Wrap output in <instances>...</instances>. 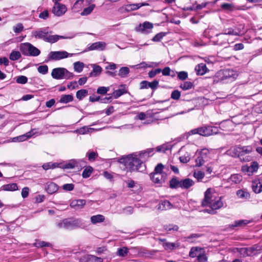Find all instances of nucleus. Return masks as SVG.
<instances>
[{
    "label": "nucleus",
    "instance_id": "52",
    "mask_svg": "<svg viewBox=\"0 0 262 262\" xmlns=\"http://www.w3.org/2000/svg\"><path fill=\"white\" fill-rule=\"evenodd\" d=\"M128 252V249L126 247H124L118 249L117 254L119 256L124 257L127 254Z\"/></svg>",
    "mask_w": 262,
    "mask_h": 262
},
{
    "label": "nucleus",
    "instance_id": "53",
    "mask_svg": "<svg viewBox=\"0 0 262 262\" xmlns=\"http://www.w3.org/2000/svg\"><path fill=\"white\" fill-rule=\"evenodd\" d=\"M166 33L165 32H160L157 34L152 38V40L155 42L160 41L165 35Z\"/></svg>",
    "mask_w": 262,
    "mask_h": 262
},
{
    "label": "nucleus",
    "instance_id": "49",
    "mask_svg": "<svg viewBox=\"0 0 262 262\" xmlns=\"http://www.w3.org/2000/svg\"><path fill=\"white\" fill-rule=\"evenodd\" d=\"M193 86V83L190 81H185L180 85V88L183 90H188L191 89Z\"/></svg>",
    "mask_w": 262,
    "mask_h": 262
},
{
    "label": "nucleus",
    "instance_id": "2",
    "mask_svg": "<svg viewBox=\"0 0 262 262\" xmlns=\"http://www.w3.org/2000/svg\"><path fill=\"white\" fill-rule=\"evenodd\" d=\"M118 161L123 165L127 172H142L145 169V165L138 158L137 152L122 157Z\"/></svg>",
    "mask_w": 262,
    "mask_h": 262
},
{
    "label": "nucleus",
    "instance_id": "45",
    "mask_svg": "<svg viewBox=\"0 0 262 262\" xmlns=\"http://www.w3.org/2000/svg\"><path fill=\"white\" fill-rule=\"evenodd\" d=\"M73 65L75 71L78 73H80L82 71L84 66L83 62L80 61L74 62Z\"/></svg>",
    "mask_w": 262,
    "mask_h": 262
},
{
    "label": "nucleus",
    "instance_id": "55",
    "mask_svg": "<svg viewBox=\"0 0 262 262\" xmlns=\"http://www.w3.org/2000/svg\"><path fill=\"white\" fill-rule=\"evenodd\" d=\"M178 78L181 80H185L188 78V73L185 71L177 72Z\"/></svg>",
    "mask_w": 262,
    "mask_h": 262
},
{
    "label": "nucleus",
    "instance_id": "8",
    "mask_svg": "<svg viewBox=\"0 0 262 262\" xmlns=\"http://www.w3.org/2000/svg\"><path fill=\"white\" fill-rule=\"evenodd\" d=\"M19 49L22 54L25 56H37L40 53V50L29 42L21 43Z\"/></svg>",
    "mask_w": 262,
    "mask_h": 262
},
{
    "label": "nucleus",
    "instance_id": "19",
    "mask_svg": "<svg viewBox=\"0 0 262 262\" xmlns=\"http://www.w3.org/2000/svg\"><path fill=\"white\" fill-rule=\"evenodd\" d=\"M227 41L228 39L226 38L225 35L223 33L217 34L212 40L214 45L219 46H223L226 44Z\"/></svg>",
    "mask_w": 262,
    "mask_h": 262
},
{
    "label": "nucleus",
    "instance_id": "5",
    "mask_svg": "<svg viewBox=\"0 0 262 262\" xmlns=\"http://www.w3.org/2000/svg\"><path fill=\"white\" fill-rule=\"evenodd\" d=\"M57 227L59 229L73 230L80 228L83 226L82 220L79 219H65L56 223Z\"/></svg>",
    "mask_w": 262,
    "mask_h": 262
},
{
    "label": "nucleus",
    "instance_id": "16",
    "mask_svg": "<svg viewBox=\"0 0 262 262\" xmlns=\"http://www.w3.org/2000/svg\"><path fill=\"white\" fill-rule=\"evenodd\" d=\"M138 158L141 160V161H146L149 157H151L155 154V148H150L145 150L137 152Z\"/></svg>",
    "mask_w": 262,
    "mask_h": 262
},
{
    "label": "nucleus",
    "instance_id": "27",
    "mask_svg": "<svg viewBox=\"0 0 262 262\" xmlns=\"http://www.w3.org/2000/svg\"><path fill=\"white\" fill-rule=\"evenodd\" d=\"M194 182L192 179L186 178L181 180L180 188L183 189H187L193 186Z\"/></svg>",
    "mask_w": 262,
    "mask_h": 262
},
{
    "label": "nucleus",
    "instance_id": "21",
    "mask_svg": "<svg viewBox=\"0 0 262 262\" xmlns=\"http://www.w3.org/2000/svg\"><path fill=\"white\" fill-rule=\"evenodd\" d=\"M252 189L255 193H259L262 191V180L256 178L252 182Z\"/></svg>",
    "mask_w": 262,
    "mask_h": 262
},
{
    "label": "nucleus",
    "instance_id": "61",
    "mask_svg": "<svg viewBox=\"0 0 262 262\" xmlns=\"http://www.w3.org/2000/svg\"><path fill=\"white\" fill-rule=\"evenodd\" d=\"M39 73L42 74H46L48 72V67L47 65L39 66L37 68Z\"/></svg>",
    "mask_w": 262,
    "mask_h": 262
},
{
    "label": "nucleus",
    "instance_id": "12",
    "mask_svg": "<svg viewBox=\"0 0 262 262\" xmlns=\"http://www.w3.org/2000/svg\"><path fill=\"white\" fill-rule=\"evenodd\" d=\"M81 162H84L82 160L71 159L67 162L59 163V167L62 169H70L78 167Z\"/></svg>",
    "mask_w": 262,
    "mask_h": 262
},
{
    "label": "nucleus",
    "instance_id": "18",
    "mask_svg": "<svg viewBox=\"0 0 262 262\" xmlns=\"http://www.w3.org/2000/svg\"><path fill=\"white\" fill-rule=\"evenodd\" d=\"M67 11V8L66 6L62 4H54V6L52 8L53 13L57 16L63 15Z\"/></svg>",
    "mask_w": 262,
    "mask_h": 262
},
{
    "label": "nucleus",
    "instance_id": "54",
    "mask_svg": "<svg viewBox=\"0 0 262 262\" xmlns=\"http://www.w3.org/2000/svg\"><path fill=\"white\" fill-rule=\"evenodd\" d=\"M248 251L250 253V256L256 255L257 252L259 250V246L257 245H254L252 247H248Z\"/></svg>",
    "mask_w": 262,
    "mask_h": 262
},
{
    "label": "nucleus",
    "instance_id": "31",
    "mask_svg": "<svg viewBox=\"0 0 262 262\" xmlns=\"http://www.w3.org/2000/svg\"><path fill=\"white\" fill-rule=\"evenodd\" d=\"M16 183H10L1 186V190L3 191H13L18 190Z\"/></svg>",
    "mask_w": 262,
    "mask_h": 262
},
{
    "label": "nucleus",
    "instance_id": "33",
    "mask_svg": "<svg viewBox=\"0 0 262 262\" xmlns=\"http://www.w3.org/2000/svg\"><path fill=\"white\" fill-rule=\"evenodd\" d=\"M236 194L238 198L242 200H248L250 198V193L245 190H238L236 191Z\"/></svg>",
    "mask_w": 262,
    "mask_h": 262
},
{
    "label": "nucleus",
    "instance_id": "44",
    "mask_svg": "<svg viewBox=\"0 0 262 262\" xmlns=\"http://www.w3.org/2000/svg\"><path fill=\"white\" fill-rule=\"evenodd\" d=\"M164 229L166 231L173 232L178 230L179 227L176 225L168 224L164 225Z\"/></svg>",
    "mask_w": 262,
    "mask_h": 262
},
{
    "label": "nucleus",
    "instance_id": "34",
    "mask_svg": "<svg viewBox=\"0 0 262 262\" xmlns=\"http://www.w3.org/2000/svg\"><path fill=\"white\" fill-rule=\"evenodd\" d=\"M105 220V217L102 214L93 215L91 217V222L93 224L102 223Z\"/></svg>",
    "mask_w": 262,
    "mask_h": 262
},
{
    "label": "nucleus",
    "instance_id": "51",
    "mask_svg": "<svg viewBox=\"0 0 262 262\" xmlns=\"http://www.w3.org/2000/svg\"><path fill=\"white\" fill-rule=\"evenodd\" d=\"M193 176L198 182H200L204 178L205 173L201 171H195Z\"/></svg>",
    "mask_w": 262,
    "mask_h": 262
},
{
    "label": "nucleus",
    "instance_id": "13",
    "mask_svg": "<svg viewBox=\"0 0 262 262\" xmlns=\"http://www.w3.org/2000/svg\"><path fill=\"white\" fill-rule=\"evenodd\" d=\"M153 28V24L148 21L144 22L143 24H140L136 28L135 30L137 32H140L143 34H148L150 32Z\"/></svg>",
    "mask_w": 262,
    "mask_h": 262
},
{
    "label": "nucleus",
    "instance_id": "47",
    "mask_svg": "<svg viewBox=\"0 0 262 262\" xmlns=\"http://www.w3.org/2000/svg\"><path fill=\"white\" fill-rule=\"evenodd\" d=\"M88 94V92L86 90L82 89L76 92V97L80 100L87 96Z\"/></svg>",
    "mask_w": 262,
    "mask_h": 262
},
{
    "label": "nucleus",
    "instance_id": "56",
    "mask_svg": "<svg viewBox=\"0 0 262 262\" xmlns=\"http://www.w3.org/2000/svg\"><path fill=\"white\" fill-rule=\"evenodd\" d=\"M249 223V222L246 220L236 221L234 222V224L232 225V226H233V227L242 226L243 225H247Z\"/></svg>",
    "mask_w": 262,
    "mask_h": 262
},
{
    "label": "nucleus",
    "instance_id": "64",
    "mask_svg": "<svg viewBox=\"0 0 262 262\" xmlns=\"http://www.w3.org/2000/svg\"><path fill=\"white\" fill-rule=\"evenodd\" d=\"M28 78L25 76H19L16 79V82L20 84H25L27 82Z\"/></svg>",
    "mask_w": 262,
    "mask_h": 262
},
{
    "label": "nucleus",
    "instance_id": "60",
    "mask_svg": "<svg viewBox=\"0 0 262 262\" xmlns=\"http://www.w3.org/2000/svg\"><path fill=\"white\" fill-rule=\"evenodd\" d=\"M74 75L73 73L69 72L67 69L64 68L63 79H71L73 78Z\"/></svg>",
    "mask_w": 262,
    "mask_h": 262
},
{
    "label": "nucleus",
    "instance_id": "63",
    "mask_svg": "<svg viewBox=\"0 0 262 262\" xmlns=\"http://www.w3.org/2000/svg\"><path fill=\"white\" fill-rule=\"evenodd\" d=\"M181 96V92L178 90H174L171 94V98L173 100H179Z\"/></svg>",
    "mask_w": 262,
    "mask_h": 262
},
{
    "label": "nucleus",
    "instance_id": "30",
    "mask_svg": "<svg viewBox=\"0 0 262 262\" xmlns=\"http://www.w3.org/2000/svg\"><path fill=\"white\" fill-rule=\"evenodd\" d=\"M148 4L146 3H140L137 4H131L126 5L127 6V10L128 12H130L132 11H135L139 9L142 6H147Z\"/></svg>",
    "mask_w": 262,
    "mask_h": 262
},
{
    "label": "nucleus",
    "instance_id": "20",
    "mask_svg": "<svg viewBox=\"0 0 262 262\" xmlns=\"http://www.w3.org/2000/svg\"><path fill=\"white\" fill-rule=\"evenodd\" d=\"M173 207V205L169 201L166 200H161L157 206V209L160 211L169 210Z\"/></svg>",
    "mask_w": 262,
    "mask_h": 262
},
{
    "label": "nucleus",
    "instance_id": "28",
    "mask_svg": "<svg viewBox=\"0 0 262 262\" xmlns=\"http://www.w3.org/2000/svg\"><path fill=\"white\" fill-rule=\"evenodd\" d=\"M195 71L197 75H203L208 71V69L205 63H201L195 66Z\"/></svg>",
    "mask_w": 262,
    "mask_h": 262
},
{
    "label": "nucleus",
    "instance_id": "36",
    "mask_svg": "<svg viewBox=\"0 0 262 262\" xmlns=\"http://www.w3.org/2000/svg\"><path fill=\"white\" fill-rule=\"evenodd\" d=\"M181 180H179L177 177L172 178L169 181V187L172 189H177L180 188Z\"/></svg>",
    "mask_w": 262,
    "mask_h": 262
},
{
    "label": "nucleus",
    "instance_id": "59",
    "mask_svg": "<svg viewBox=\"0 0 262 262\" xmlns=\"http://www.w3.org/2000/svg\"><path fill=\"white\" fill-rule=\"evenodd\" d=\"M162 71L161 69H156L149 71L148 73L149 77L152 78H154L156 75L160 73Z\"/></svg>",
    "mask_w": 262,
    "mask_h": 262
},
{
    "label": "nucleus",
    "instance_id": "39",
    "mask_svg": "<svg viewBox=\"0 0 262 262\" xmlns=\"http://www.w3.org/2000/svg\"><path fill=\"white\" fill-rule=\"evenodd\" d=\"M73 96L72 94L62 95L59 100V102L62 103H68L73 100Z\"/></svg>",
    "mask_w": 262,
    "mask_h": 262
},
{
    "label": "nucleus",
    "instance_id": "40",
    "mask_svg": "<svg viewBox=\"0 0 262 262\" xmlns=\"http://www.w3.org/2000/svg\"><path fill=\"white\" fill-rule=\"evenodd\" d=\"M223 34L224 35L239 36L240 31L238 30L233 29L232 28L225 29L224 30Z\"/></svg>",
    "mask_w": 262,
    "mask_h": 262
},
{
    "label": "nucleus",
    "instance_id": "14",
    "mask_svg": "<svg viewBox=\"0 0 262 262\" xmlns=\"http://www.w3.org/2000/svg\"><path fill=\"white\" fill-rule=\"evenodd\" d=\"M94 1V0H77L72 7V10L74 12H78Z\"/></svg>",
    "mask_w": 262,
    "mask_h": 262
},
{
    "label": "nucleus",
    "instance_id": "24",
    "mask_svg": "<svg viewBox=\"0 0 262 262\" xmlns=\"http://www.w3.org/2000/svg\"><path fill=\"white\" fill-rule=\"evenodd\" d=\"M64 68H56L52 70L51 75L55 79H63Z\"/></svg>",
    "mask_w": 262,
    "mask_h": 262
},
{
    "label": "nucleus",
    "instance_id": "26",
    "mask_svg": "<svg viewBox=\"0 0 262 262\" xmlns=\"http://www.w3.org/2000/svg\"><path fill=\"white\" fill-rule=\"evenodd\" d=\"M127 93V90L125 88V85H121L120 86V88L118 90H115L113 92V93L111 94L112 97L115 99H117L122 95L126 94Z\"/></svg>",
    "mask_w": 262,
    "mask_h": 262
},
{
    "label": "nucleus",
    "instance_id": "32",
    "mask_svg": "<svg viewBox=\"0 0 262 262\" xmlns=\"http://www.w3.org/2000/svg\"><path fill=\"white\" fill-rule=\"evenodd\" d=\"M95 7L96 5L95 4L90 3L86 7H84L83 11L80 13V15L81 16L89 15L93 12Z\"/></svg>",
    "mask_w": 262,
    "mask_h": 262
},
{
    "label": "nucleus",
    "instance_id": "35",
    "mask_svg": "<svg viewBox=\"0 0 262 262\" xmlns=\"http://www.w3.org/2000/svg\"><path fill=\"white\" fill-rule=\"evenodd\" d=\"M85 200L82 199L73 201L71 203V206L76 209L81 208L85 204Z\"/></svg>",
    "mask_w": 262,
    "mask_h": 262
},
{
    "label": "nucleus",
    "instance_id": "42",
    "mask_svg": "<svg viewBox=\"0 0 262 262\" xmlns=\"http://www.w3.org/2000/svg\"><path fill=\"white\" fill-rule=\"evenodd\" d=\"M59 165L60 164L58 163L48 162L43 164L42 167L44 170H47L50 169H54L56 167H59Z\"/></svg>",
    "mask_w": 262,
    "mask_h": 262
},
{
    "label": "nucleus",
    "instance_id": "1",
    "mask_svg": "<svg viewBox=\"0 0 262 262\" xmlns=\"http://www.w3.org/2000/svg\"><path fill=\"white\" fill-rule=\"evenodd\" d=\"M202 205L204 207H209L210 209L203 210L204 212H207L213 214L215 213V210L221 208L223 205L221 198L212 188H208L205 192L204 198L202 201Z\"/></svg>",
    "mask_w": 262,
    "mask_h": 262
},
{
    "label": "nucleus",
    "instance_id": "23",
    "mask_svg": "<svg viewBox=\"0 0 262 262\" xmlns=\"http://www.w3.org/2000/svg\"><path fill=\"white\" fill-rule=\"evenodd\" d=\"M35 129H32L31 131L27 133L26 134L14 137L12 139V141L13 142H23L24 141L28 139L31 138L32 136L35 135L36 134V132H35Z\"/></svg>",
    "mask_w": 262,
    "mask_h": 262
},
{
    "label": "nucleus",
    "instance_id": "62",
    "mask_svg": "<svg viewBox=\"0 0 262 262\" xmlns=\"http://www.w3.org/2000/svg\"><path fill=\"white\" fill-rule=\"evenodd\" d=\"M179 159L181 163H186L189 161L190 159V156L188 153H187L184 156L180 157Z\"/></svg>",
    "mask_w": 262,
    "mask_h": 262
},
{
    "label": "nucleus",
    "instance_id": "15",
    "mask_svg": "<svg viewBox=\"0 0 262 262\" xmlns=\"http://www.w3.org/2000/svg\"><path fill=\"white\" fill-rule=\"evenodd\" d=\"M258 163L256 161H253L250 163V165H245L242 167V170L247 173L248 176L252 174L257 171L258 169Z\"/></svg>",
    "mask_w": 262,
    "mask_h": 262
},
{
    "label": "nucleus",
    "instance_id": "10",
    "mask_svg": "<svg viewBox=\"0 0 262 262\" xmlns=\"http://www.w3.org/2000/svg\"><path fill=\"white\" fill-rule=\"evenodd\" d=\"M149 177L154 183L161 185L165 182L167 174L166 173L152 172Z\"/></svg>",
    "mask_w": 262,
    "mask_h": 262
},
{
    "label": "nucleus",
    "instance_id": "22",
    "mask_svg": "<svg viewBox=\"0 0 262 262\" xmlns=\"http://www.w3.org/2000/svg\"><path fill=\"white\" fill-rule=\"evenodd\" d=\"M160 240L163 243L162 246L166 250H172L180 247V243L178 242H167L165 239H160Z\"/></svg>",
    "mask_w": 262,
    "mask_h": 262
},
{
    "label": "nucleus",
    "instance_id": "29",
    "mask_svg": "<svg viewBox=\"0 0 262 262\" xmlns=\"http://www.w3.org/2000/svg\"><path fill=\"white\" fill-rule=\"evenodd\" d=\"M46 191L49 194H53L58 190V186L53 182L47 183Z\"/></svg>",
    "mask_w": 262,
    "mask_h": 262
},
{
    "label": "nucleus",
    "instance_id": "17",
    "mask_svg": "<svg viewBox=\"0 0 262 262\" xmlns=\"http://www.w3.org/2000/svg\"><path fill=\"white\" fill-rule=\"evenodd\" d=\"M106 43L104 41H97L89 44L85 51L97 50L103 51L105 50Z\"/></svg>",
    "mask_w": 262,
    "mask_h": 262
},
{
    "label": "nucleus",
    "instance_id": "6",
    "mask_svg": "<svg viewBox=\"0 0 262 262\" xmlns=\"http://www.w3.org/2000/svg\"><path fill=\"white\" fill-rule=\"evenodd\" d=\"M230 151L232 153V156L235 157L239 158L241 160L243 161H249L248 157L242 159L244 156L251 153L253 151V147L251 145L247 146H235L230 148Z\"/></svg>",
    "mask_w": 262,
    "mask_h": 262
},
{
    "label": "nucleus",
    "instance_id": "57",
    "mask_svg": "<svg viewBox=\"0 0 262 262\" xmlns=\"http://www.w3.org/2000/svg\"><path fill=\"white\" fill-rule=\"evenodd\" d=\"M88 159L90 161H94L96 158L98 156L96 152L89 151L87 153Z\"/></svg>",
    "mask_w": 262,
    "mask_h": 262
},
{
    "label": "nucleus",
    "instance_id": "37",
    "mask_svg": "<svg viewBox=\"0 0 262 262\" xmlns=\"http://www.w3.org/2000/svg\"><path fill=\"white\" fill-rule=\"evenodd\" d=\"M172 145L170 143H166L156 147L158 152H165L166 151L171 149Z\"/></svg>",
    "mask_w": 262,
    "mask_h": 262
},
{
    "label": "nucleus",
    "instance_id": "46",
    "mask_svg": "<svg viewBox=\"0 0 262 262\" xmlns=\"http://www.w3.org/2000/svg\"><path fill=\"white\" fill-rule=\"evenodd\" d=\"M21 57V54L19 51H12L9 56L10 60L15 61L19 59Z\"/></svg>",
    "mask_w": 262,
    "mask_h": 262
},
{
    "label": "nucleus",
    "instance_id": "3",
    "mask_svg": "<svg viewBox=\"0 0 262 262\" xmlns=\"http://www.w3.org/2000/svg\"><path fill=\"white\" fill-rule=\"evenodd\" d=\"M51 33H52V31H50L49 27L41 28L32 32V36L35 38L42 39L51 43H55L60 39L71 38L70 37L59 35H49V34Z\"/></svg>",
    "mask_w": 262,
    "mask_h": 262
},
{
    "label": "nucleus",
    "instance_id": "50",
    "mask_svg": "<svg viewBox=\"0 0 262 262\" xmlns=\"http://www.w3.org/2000/svg\"><path fill=\"white\" fill-rule=\"evenodd\" d=\"M201 248L196 247L191 248L189 253V256L192 258L197 257V256H198V253L199 252Z\"/></svg>",
    "mask_w": 262,
    "mask_h": 262
},
{
    "label": "nucleus",
    "instance_id": "25",
    "mask_svg": "<svg viewBox=\"0 0 262 262\" xmlns=\"http://www.w3.org/2000/svg\"><path fill=\"white\" fill-rule=\"evenodd\" d=\"M243 180L242 175L233 174L228 179L227 182L231 185L239 184Z\"/></svg>",
    "mask_w": 262,
    "mask_h": 262
},
{
    "label": "nucleus",
    "instance_id": "11",
    "mask_svg": "<svg viewBox=\"0 0 262 262\" xmlns=\"http://www.w3.org/2000/svg\"><path fill=\"white\" fill-rule=\"evenodd\" d=\"M209 152L207 149H202L199 153L198 157L195 159L196 166L200 167L203 165L208 160Z\"/></svg>",
    "mask_w": 262,
    "mask_h": 262
},
{
    "label": "nucleus",
    "instance_id": "4",
    "mask_svg": "<svg viewBox=\"0 0 262 262\" xmlns=\"http://www.w3.org/2000/svg\"><path fill=\"white\" fill-rule=\"evenodd\" d=\"M237 72L232 69H224L218 72L213 78V83H228L234 81L237 77Z\"/></svg>",
    "mask_w": 262,
    "mask_h": 262
},
{
    "label": "nucleus",
    "instance_id": "9",
    "mask_svg": "<svg viewBox=\"0 0 262 262\" xmlns=\"http://www.w3.org/2000/svg\"><path fill=\"white\" fill-rule=\"evenodd\" d=\"M77 54V53H69L66 51H51L48 55V60L57 61L73 57Z\"/></svg>",
    "mask_w": 262,
    "mask_h": 262
},
{
    "label": "nucleus",
    "instance_id": "48",
    "mask_svg": "<svg viewBox=\"0 0 262 262\" xmlns=\"http://www.w3.org/2000/svg\"><path fill=\"white\" fill-rule=\"evenodd\" d=\"M93 171V168L91 166L86 167L83 171L82 176L83 178H89Z\"/></svg>",
    "mask_w": 262,
    "mask_h": 262
},
{
    "label": "nucleus",
    "instance_id": "7",
    "mask_svg": "<svg viewBox=\"0 0 262 262\" xmlns=\"http://www.w3.org/2000/svg\"><path fill=\"white\" fill-rule=\"evenodd\" d=\"M218 132L219 129L217 127L204 125L191 129L188 134L189 135L198 134L202 136H209L217 134Z\"/></svg>",
    "mask_w": 262,
    "mask_h": 262
},
{
    "label": "nucleus",
    "instance_id": "58",
    "mask_svg": "<svg viewBox=\"0 0 262 262\" xmlns=\"http://www.w3.org/2000/svg\"><path fill=\"white\" fill-rule=\"evenodd\" d=\"M109 87L100 86L97 89V93L99 94L104 95L109 91Z\"/></svg>",
    "mask_w": 262,
    "mask_h": 262
},
{
    "label": "nucleus",
    "instance_id": "41",
    "mask_svg": "<svg viewBox=\"0 0 262 262\" xmlns=\"http://www.w3.org/2000/svg\"><path fill=\"white\" fill-rule=\"evenodd\" d=\"M86 262H103V259L93 255H88L85 257Z\"/></svg>",
    "mask_w": 262,
    "mask_h": 262
},
{
    "label": "nucleus",
    "instance_id": "38",
    "mask_svg": "<svg viewBox=\"0 0 262 262\" xmlns=\"http://www.w3.org/2000/svg\"><path fill=\"white\" fill-rule=\"evenodd\" d=\"M102 71V68L98 65L93 64V71L90 73V76H97L99 75Z\"/></svg>",
    "mask_w": 262,
    "mask_h": 262
},
{
    "label": "nucleus",
    "instance_id": "43",
    "mask_svg": "<svg viewBox=\"0 0 262 262\" xmlns=\"http://www.w3.org/2000/svg\"><path fill=\"white\" fill-rule=\"evenodd\" d=\"M129 73V69L128 67H122L119 71L118 75L122 77H126Z\"/></svg>",
    "mask_w": 262,
    "mask_h": 262
}]
</instances>
